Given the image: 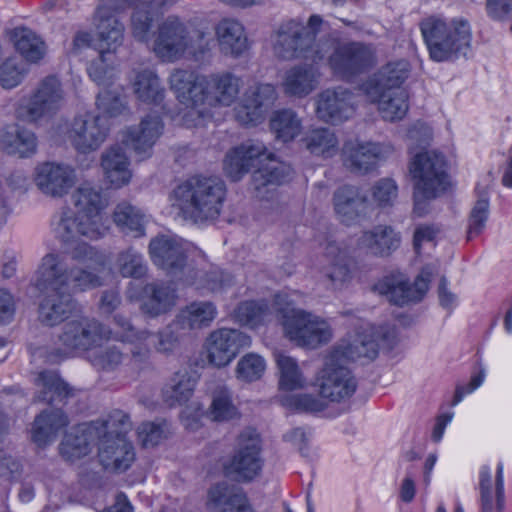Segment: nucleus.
Returning a JSON list of instances; mask_svg holds the SVG:
<instances>
[{
	"mask_svg": "<svg viewBox=\"0 0 512 512\" xmlns=\"http://www.w3.org/2000/svg\"><path fill=\"white\" fill-rule=\"evenodd\" d=\"M70 261L57 253H48L35 273L34 286L43 294L38 309L39 321L48 327L69 318L75 310L73 294L103 285L105 255L87 243L77 244Z\"/></svg>",
	"mask_w": 512,
	"mask_h": 512,
	"instance_id": "obj_1",
	"label": "nucleus"
},
{
	"mask_svg": "<svg viewBox=\"0 0 512 512\" xmlns=\"http://www.w3.org/2000/svg\"><path fill=\"white\" fill-rule=\"evenodd\" d=\"M378 355V345L371 333L363 328L339 341L327 355L317 379L319 394L331 402L350 398L356 391L357 382L346 367L350 361L360 358L373 360Z\"/></svg>",
	"mask_w": 512,
	"mask_h": 512,
	"instance_id": "obj_2",
	"label": "nucleus"
},
{
	"mask_svg": "<svg viewBox=\"0 0 512 512\" xmlns=\"http://www.w3.org/2000/svg\"><path fill=\"white\" fill-rule=\"evenodd\" d=\"M226 192V185L221 179L195 175L173 189V206L184 220L194 224L212 222L221 214Z\"/></svg>",
	"mask_w": 512,
	"mask_h": 512,
	"instance_id": "obj_3",
	"label": "nucleus"
},
{
	"mask_svg": "<svg viewBox=\"0 0 512 512\" xmlns=\"http://www.w3.org/2000/svg\"><path fill=\"white\" fill-rule=\"evenodd\" d=\"M419 27L429 55L434 61L466 58L471 52L472 32L465 19L447 21L438 16H429L421 20Z\"/></svg>",
	"mask_w": 512,
	"mask_h": 512,
	"instance_id": "obj_4",
	"label": "nucleus"
},
{
	"mask_svg": "<svg viewBox=\"0 0 512 512\" xmlns=\"http://www.w3.org/2000/svg\"><path fill=\"white\" fill-rule=\"evenodd\" d=\"M324 20L320 15H311L307 24L297 19L281 23L275 33L274 52L280 59H303L317 64L322 61L327 50L317 41Z\"/></svg>",
	"mask_w": 512,
	"mask_h": 512,
	"instance_id": "obj_5",
	"label": "nucleus"
},
{
	"mask_svg": "<svg viewBox=\"0 0 512 512\" xmlns=\"http://www.w3.org/2000/svg\"><path fill=\"white\" fill-rule=\"evenodd\" d=\"M213 40L202 30L189 33L176 16L167 17L158 27L153 51L164 62H175L187 57L203 60L211 50Z\"/></svg>",
	"mask_w": 512,
	"mask_h": 512,
	"instance_id": "obj_6",
	"label": "nucleus"
},
{
	"mask_svg": "<svg viewBox=\"0 0 512 512\" xmlns=\"http://www.w3.org/2000/svg\"><path fill=\"white\" fill-rule=\"evenodd\" d=\"M274 306L287 337L298 346L317 348L331 340L333 333L330 325L314 314L295 308L287 294H276Z\"/></svg>",
	"mask_w": 512,
	"mask_h": 512,
	"instance_id": "obj_7",
	"label": "nucleus"
},
{
	"mask_svg": "<svg viewBox=\"0 0 512 512\" xmlns=\"http://www.w3.org/2000/svg\"><path fill=\"white\" fill-rule=\"evenodd\" d=\"M109 330L98 320L89 317H77L66 321L57 336L59 351L72 356L91 351L109 337Z\"/></svg>",
	"mask_w": 512,
	"mask_h": 512,
	"instance_id": "obj_8",
	"label": "nucleus"
},
{
	"mask_svg": "<svg viewBox=\"0 0 512 512\" xmlns=\"http://www.w3.org/2000/svg\"><path fill=\"white\" fill-rule=\"evenodd\" d=\"M65 91L57 76L44 77L30 96L27 103H21L16 109L18 119L37 123L51 118L64 105Z\"/></svg>",
	"mask_w": 512,
	"mask_h": 512,
	"instance_id": "obj_9",
	"label": "nucleus"
},
{
	"mask_svg": "<svg viewBox=\"0 0 512 512\" xmlns=\"http://www.w3.org/2000/svg\"><path fill=\"white\" fill-rule=\"evenodd\" d=\"M409 169L414 180V189L418 190L420 195L436 198L445 191L448 175L443 154L436 151L417 153Z\"/></svg>",
	"mask_w": 512,
	"mask_h": 512,
	"instance_id": "obj_10",
	"label": "nucleus"
},
{
	"mask_svg": "<svg viewBox=\"0 0 512 512\" xmlns=\"http://www.w3.org/2000/svg\"><path fill=\"white\" fill-rule=\"evenodd\" d=\"M377 63L375 49L370 44L350 42L338 45L328 58L333 74L339 79L351 81L368 72Z\"/></svg>",
	"mask_w": 512,
	"mask_h": 512,
	"instance_id": "obj_11",
	"label": "nucleus"
},
{
	"mask_svg": "<svg viewBox=\"0 0 512 512\" xmlns=\"http://www.w3.org/2000/svg\"><path fill=\"white\" fill-rule=\"evenodd\" d=\"M434 272L435 269L432 265L425 266L413 284L409 282L404 274L392 273L376 283L374 289L379 294L384 295L390 303L402 307L423 299Z\"/></svg>",
	"mask_w": 512,
	"mask_h": 512,
	"instance_id": "obj_12",
	"label": "nucleus"
},
{
	"mask_svg": "<svg viewBox=\"0 0 512 512\" xmlns=\"http://www.w3.org/2000/svg\"><path fill=\"white\" fill-rule=\"evenodd\" d=\"M149 254L153 263L163 269L168 275L185 282L194 284L192 277H186L189 271L187 253L180 239L159 235L151 239Z\"/></svg>",
	"mask_w": 512,
	"mask_h": 512,
	"instance_id": "obj_13",
	"label": "nucleus"
},
{
	"mask_svg": "<svg viewBox=\"0 0 512 512\" xmlns=\"http://www.w3.org/2000/svg\"><path fill=\"white\" fill-rule=\"evenodd\" d=\"M109 129L100 115L85 113L72 120L66 136L71 146L81 154H89L100 148Z\"/></svg>",
	"mask_w": 512,
	"mask_h": 512,
	"instance_id": "obj_14",
	"label": "nucleus"
},
{
	"mask_svg": "<svg viewBox=\"0 0 512 512\" xmlns=\"http://www.w3.org/2000/svg\"><path fill=\"white\" fill-rule=\"evenodd\" d=\"M260 439L254 431H244L238 438V448L230 463L225 466L228 476L237 481H249L256 477L262 468Z\"/></svg>",
	"mask_w": 512,
	"mask_h": 512,
	"instance_id": "obj_15",
	"label": "nucleus"
},
{
	"mask_svg": "<svg viewBox=\"0 0 512 512\" xmlns=\"http://www.w3.org/2000/svg\"><path fill=\"white\" fill-rule=\"evenodd\" d=\"M274 85L255 83L244 92L241 104L235 109V119L240 125L255 126L260 123L267 111L277 100Z\"/></svg>",
	"mask_w": 512,
	"mask_h": 512,
	"instance_id": "obj_16",
	"label": "nucleus"
},
{
	"mask_svg": "<svg viewBox=\"0 0 512 512\" xmlns=\"http://www.w3.org/2000/svg\"><path fill=\"white\" fill-rule=\"evenodd\" d=\"M250 345V336L238 329H216L207 338L208 360L217 367L226 366Z\"/></svg>",
	"mask_w": 512,
	"mask_h": 512,
	"instance_id": "obj_17",
	"label": "nucleus"
},
{
	"mask_svg": "<svg viewBox=\"0 0 512 512\" xmlns=\"http://www.w3.org/2000/svg\"><path fill=\"white\" fill-rule=\"evenodd\" d=\"M201 107H229L239 97L242 79L231 72H217L203 78Z\"/></svg>",
	"mask_w": 512,
	"mask_h": 512,
	"instance_id": "obj_18",
	"label": "nucleus"
},
{
	"mask_svg": "<svg viewBox=\"0 0 512 512\" xmlns=\"http://www.w3.org/2000/svg\"><path fill=\"white\" fill-rule=\"evenodd\" d=\"M76 180V171L70 165L45 162L35 168L36 186L43 194L53 198L68 194Z\"/></svg>",
	"mask_w": 512,
	"mask_h": 512,
	"instance_id": "obj_19",
	"label": "nucleus"
},
{
	"mask_svg": "<svg viewBox=\"0 0 512 512\" xmlns=\"http://www.w3.org/2000/svg\"><path fill=\"white\" fill-rule=\"evenodd\" d=\"M353 93L343 87L326 89L316 98V115L319 120L338 124L354 113Z\"/></svg>",
	"mask_w": 512,
	"mask_h": 512,
	"instance_id": "obj_20",
	"label": "nucleus"
},
{
	"mask_svg": "<svg viewBox=\"0 0 512 512\" xmlns=\"http://www.w3.org/2000/svg\"><path fill=\"white\" fill-rule=\"evenodd\" d=\"M53 229L57 238L62 242H70L80 236L89 239H98L102 237L107 228L103 224L91 222L70 208H64L54 217L52 222Z\"/></svg>",
	"mask_w": 512,
	"mask_h": 512,
	"instance_id": "obj_21",
	"label": "nucleus"
},
{
	"mask_svg": "<svg viewBox=\"0 0 512 512\" xmlns=\"http://www.w3.org/2000/svg\"><path fill=\"white\" fill-rule=\"evenodd\" d=\"M389 151L388 146L379 143L346 142L342 149L343 164L352 173L367 174Z\"/></svg>",
	"mask_w": 512,
	"mask_h": 512,
	"instance_id": "obj_22",
	"label": "nucleus"
},
{
	"mask_svg": "<svg viewBox=\"0 0 512 512\" xmlns=\"http://www.w3.org/2000/svg\"><path fill=\"white\" fill-rule=\"evenodd\" d=\"M263 156H265V145L260 141L248 140L226 154L224 171L232 181H238L251 168L262 164Z\"/></svg>",
	"mask_w": 512,
	"mask_h": 512,
	"instance_id": "obj_23",
	"label": "nucleus"
},
{
	"mask_svg": "<svg viewBox=\"0 0 512 512\" xmlns=\"http://www.w3.org/2000/svg\"><path fill=\"white\" fill-rule=\"evenodd\" d=\"M164 124L158 115H147L141 122L128 128L123 142L131 148L139 160L151 156L152 147L163 132Z\"/></svg>",
	"mask_w": 512,
	"mask_h": 512,
	"instance_id": "obj_24",
	"label": "nucleus"
},
{
	"mask_svg": "<svg viewBox=\"0 0 512 512\" xmlns=\"http://www.w3.org/2000/svg\"><path fill=\"white\" fill-rule=\"evenodd\" d=\"M117 10L114 1L113 6L101 5L97 7L93 16L99 49L111 55L122 45L124 40V25L114 14V11Z\"/></svg>",
	"mask_w": 512,
	"mask_h": 512,
	"instance_id": "obj_25",
	"label": "nucleus"
},
{
	"mask_svg": "<svg viewBox=\"0 0 512 512\" xmlns=\"http://www.w3.org/2000/svg\"><path fill=\"white\" fill-rule=\"evenodd\" d=\"M409 72L410 66L407 61L390 62L363 84V90L367 97H379L381 92L406 90L402 85L408 78Z\"/></svg>",
	"mask_w": 512,
	"mask_h": 512,
	"instance_id": "obj_26",
	"label": "nucleus"
},
{
	"mask_svg": "<svg viewBox=\"0 0 512 512\" xmlns=\"http://www.w3.org/2000/svg\"><path fill=\"white\" fill-rule=\"evenodd\" d=\"M401 244V235L389 225H377L363 231L357 239V247L377 257H388Z\"/></svg>",
	"mask_w": 512,
	"mask_h": 512,
	"instance_id": "obj_27",
	"label": "nucleus"
},
{
	"mask_svg": "<svg viewBox=\"0 0 512 512\" xmlns=\"http://www.w3.org/2000/svg\"><path fill=\"white\" fill-rule=\"evenodd\" d=\"M333 205L339 220L351 225L366 214L368 199L358 187L344 185L334 192Z\"/></svg>",
	"mask_w": 512,
	"mask_h": 512,
	"instance_id": "obj_28",
	"label": "nucleus"
},
{
	"mask_svg": "<svg viewBox=\"0 0 512 512\" xmlns=\"http://www.w3.org/2000/svg\"><path fill=\"white\" fill-rule=\"evenodd\" d=\"M176 302L177 293L172 284L153 281L143 287L140 309L150 317H158L171 311Z\"/></svg>",
	"mask_w": 512,
	"mask_h": 512,
	"instance_id": "obj_29",
	"label": "nucleus"
},
{
	"mask_svg": "<svg viewBox=\"0 0 512 512\" xmlns=\"http://www.w3.org/2000/svg\"><path fill=\"white\" fill-rule=\"evenodd\" d=\"M220 51L224 55L238 57L249 48L243 24L234 18H223L214 27Z\"/></svg>",
	"mask_w": 512,
	"mask_h": 512,
	"instance_id": "obj_30",
	"label": "nucleus"
},
{
	"mask_svg": "<svg viewBox=\"0 0 512 512\" xmlns=\"http://www.w3.org/2000/svg\"><path fill=\"white\" fill-rule=\"evenodd\" d=\"M204 76L192 70L175 69L169 77L170 88L181 103L201 107Z\"/></svg>",
	"mask_w": 512,
	"mask_h": 512,
	"instance_id": "obj_31",
	"label": "nucleus"
},
{
	"mask_svg": "<svg viewBox=\"0 0 512 512\" xmlns=\"http://www.w3.org/2000/svg\"><path fill=\"white\" fill-rule=\"evenodd\" d=\"M99 458L105 469L124 472L135 459L134 448L125 437L100 439Z\"/></svg>",
	"mask_w": 512,
	"mask_h": 512,
	"instance_id": "obj_32",
	"label": "nucleus"
},
{
	"mask_svg": "<svg viewBox=\"0 0 512 512\" xmlns=\"http://www.w3.org/2000/svg\"><path fill=\"white\" fill-rule=\"evenodd\" d=\"M481 512H502L504 509L503 465L499 463L495 480L488 467H483L479 475Z\"/></svg>",
	"mask_w": 512,
	"mask_h": 512,
	"instance_id": "obj_33",
	"label": "nucleus"
},
{
	"mask_svg": "<svg viewBox=\"0 0 512 512\" xmlns=\"http://www.w3.org/2000/svg\"><path fill=\"white\" fill-rule=\"evenodd\" d=\"M208 505L211 512H254L246 495L225 482L209 489Z\"/></svg>",
	"mask_w": 512,
	"mask_h": 512,
	"instance_id": "obj_34",
	"label": "nucleus"
},
{
	"mask_svg": "<svg viewBox=\"0 0 512 512\" xmlns=\"http://www.w3.org/2000/svg\"><path fill=\"white\" fill-rule=\"evenodd\" d=\"M217 316V308L210 301H195L181 309L173 320V327L189 334L193 330L209 327Z\"/></svg>",
	"mask_w": 512,
	"mask_h": 512,
	"instance_id": "obj_35",
	"label": "nucleus"
},
{
	"mask_svg": "<svg viewBox=\"0 0 512 512\" xmlns=\"http://www.w3.org/2000/svg\"><path fill=\"white\" fill-rule=\"evenodd\" d=\"M319 73L313 65H294L285 72L283 92L292 97L304 98L318 86Z\"/></svg>",
	"mask_w": 512,
	"mask_h": 512,
	"instance_id": "obj_36",
	"label": "nucleus"
},
{
	"mask_svg": "<svg viewBox=\"0 0 512 512\" xmlns=\"http://www.w3.org/2000/svg\"><path fill=\"white\" fill-rule=\"evenodd\" d=\"M130 162L125 150L114 145L107 148L101 155V167L105 179L115 188L128 184L132 177Z\"/></svg>",
	"mask_w": 512,
	"mask_h": 512,
	"instance_id": "obj_37",
	"label": "nucleus"
},
{
	"mask_svg": "<svg viewBox=\"0 0 512 512\" xmlns=\"http://www.w3.org/2000/svg\"><path fill=\"white\" fill-rule=\"evenodd\" d=\"M71 202L77 214L82 215L84 219L103 224L100 212L105 208L106 202L100 189L89 183H83L72 193Z\"/></svg>",
	"mask_w": 512,
	"mask_h": 512,
	"instance_id": "obj_38",
	"label": "nucleus"
},
{
	"mask_svg": "<svg viewBox=\"0 0 512 512\" xmlns=\"http://www.w3.org/2000/svg\"><path fill=\"white\" fill-rule=\"evenodd\" d=\"M292 174L290 165L274 158L265 148L263 162L252 174V185L255 190L260 191L268 185H280L287 181Z\"/></svg>",
	"mask_w": 512,
	"mask_h": 512,
	"instance_id": "obj_39",
	"label": "nucleus"
},
{
	"mask_svg": "<svg viewBox=\"0 0 512 512\" xmlns=\"http://www.w3.org/2000/svg\"><path fill=\"white\" fill-rule=\"evenodd\" d=\"M132 88L136 98L146 104L160 105L165 97V88L160 78L149 68L136 72Z\"/></svg>",
	"mask_w": 512,
	"mask_h": 512,
	"instance_id": "obj_40",
	"label": "nucleus"
},
{
	"mask_svg": "<svg viewBox=\"0 0 512 512\" xmlns=\"http://www.w3.org/2000/svg\"><path fill=\"white\" fill-rule=\"evenodd\" d=\"M195 379L187 371L175 372L162 389V398L169 407L187 403L193 395Z\"/></svg>",
	"mask_w": 512,
	"mask_h": 512,
	"instance_id": "obj_41",
	"label": "nucleus"
},
{
	"mask_svg": "<svg viewBox=\"0 0 512 512\" xmlns=\"http://www.w3.org/2000/svg\"><path fill=\"white\" fill-rule=\"evenodd\" d=\"M0 145L8 154L29 157L36 152L37 138L30 130L8 126L0 135Z\"/></svg>",
	"mask_w": 512,
	"mask_h": 512,
	"instance_id": "obj_42",
	"label": "nucleus"
},
{
	"mask_svg": "<svg viewBox=\"0 0 512 512\" xmlns=\"http://www.w3.org/2000/svg\"><path fill=\"white\" fill-rule=\"evenodd\" d=\"M68 425L67 416L60 409L44 411L38 415L33 424L32 440L38 446H45L53 441L57 432Z\"/></svg>",
	"mask_w": 512,
	"mask_h": 512,
	"instance_id": "obj_43",
	"label": "nucleus"
},
{
	"mask_svg": "<svg viewBox=\"0 0 512 512\" xmlns=\"http://www.w3.org/2000/svg\"><path fill=\"white\" fill-rule=\"evenodd\" d=\"M113 220L122 233L133 238L145 235L146 215L128 202L119 203L113 212Z\"/></svg>",
	"mask_w": 512,
	"mask_h": 512,
	"instance_id": "obj_44",
	"label": "nucleus"
},
{
	"mask_svg": "<svg viewBox=\"0 0 512 512\" xmlns=\"http://www.w3.org/2000/svg\"><path fill=\"white\" fill-rule=\"evenodd\" d=\"M39 388L37 399L48 404L63 402L72 395V389L55 371H42L36 378Z\"/></svg>",
	"mask_w": 512,
	"mask_h": 512,
	"instance_id": "obj_45",
	"label": "nucleus"
},
{
	"mask_svg": "<svg viewBox=\"0 0 512 512\" xmlns=\"http://www.w3.org/2000/svg\"><path fill=\"white\" fill-rule=\"evenodd\" d=\"M133 7L135 11L131 16L132 34L138 41L144 42L149 38L153 17L147 8H150L146 0H115V9L124 10Z\"/></svg>",
	"mask_w": 512,
	"mask_h": 512,
	"instance_id": "obj_46",
	"label": "nucleus"
},
{
	"mask_svg": "<svg viewBox=\"0 0 512 512\" xmlns=\"http://www.w3.org/2000/svg\"><path fill=\"white\" fill-rule=\"evenodd\" d=\"M326 264L323 266V275L335 286H341L350 278V269L347 262V253L339 246L330 242L325 249Z\"/></svg>",
	"mask_w": 512,
	"mask_h": 512,
	"instance_id": "obj_47",
	"label": "nucleus"
},
{
	"mask_svg": "<svg viewBox=\"0 0 512 512\" xmlns=\"http://www.w3.org/2000/svg\"><path fill=\"white\" fill-rule=\"evenodd\" d=\"M270 129L282 142L294 140L302 131V120L292 109L274 111L270 117Z\"/></svg>",
	"mask_w": 512,
	"mask_h": 512,
	"instance_id": "obj_48",
	"label": "nucleus"
},
{
	"mask_svg": "<svg viewBox=\"0 0 512 512\" xmlns=\"http://www.w3.org/2000/svg\"><path fill=\"white\" fill-rule=\"evenodd\" d=\"M301 142L315 156L330 158L338 152V138L329 128L312 129L305 134Z\"/></svg>",
	"mask_w": 512,
	"mask_h": 512,
	"instance_id": "obj_49",
	"label": "nucleus"
},
{
	"mask_svg": "<svg viewBox=\"0 0 512 512\" xmlns=\"http://www.w3.org/2000/svg\"><path fill=\"white\" fill-rule=\"evenodd\" d=\"M379 97H368L371 102L378 103L383 119L388 121L401 120L408 111V93L406 90L381 92Z\"/></svg>",
	"mask_w": 512,
	"mask_h": 512,
	"instance_id": "obj_50",
	"label": "nucleus"
},
{
	"mask_svg": "<svg viewBox=\"0 0 512 512\" xmlns=\"http://www.w3.org/2000/svg\"><path fill=\"white\" fill-rule=\"evenodd\" d=\"M11 39L16 50L25 60L36 63L41 60L46 52V45L33 31L27 28H15Z\"/></svg>",
	"mask_w": 512,
	"mask_h": 512,
	"instance_id": "obj_51",
	"label": "nucleus"
},
{
	"mask_svg": "<svg viewBox=\"0 0 512 512\" xmlns=\"http://www.w3.org/2000/svg\"><path fill=\"white\" fill-rule=\"evenodd\" d=\"M98 427L90 425L83 429H78L75 433L65 436L60 445V451L68 459H79L90 452V445L93 434L98 436Z\"/></svg>",
	"mask_w": 512,
	"mask_h": 512,
	"instance_id": "obj_52",
	"label": "nucleus"
},
{
	"mask_svg": "<svg viewBox=\"0 0 512 512\" xmlns=\"http://www.w3.org/2000/svg\"><path fill=\"white\" fill-rule=\"evenodd\" d=\"M276 363L279 370V388L285 391L302 389L305 378L299 369L295 359L284 354L276 355Z\"/></svg>",
	"mask_w": 512,
	"mask_h": 512,
	"instance_id": "obj_53",
	"label": "nucleus"
},
{
	"mask_svg": "<svg viewBox=\"0 0 512 512\" xmlns=\"http://www.w3.org/2000/svg\"><path fill=\"white\" fill-rule=\"evenodd\" d=\"M116 266L123 277L141 279L148 272L147 264L142 254L132 247L121 251L116 260Z\"/></svg>",
	"mask_w": 512,
	"mask_h": 512,
	"instance_id": "obj_54",
	"label": "nucleus"
},
{
	"mask_svg": "<svg viewBox=\"0 0 512 512\" xmlns=\"http://www.w3.org/2000/svg\"><path fill=\"white\" fill-rule=\"evenodd\" d=\"M93 425L99 428V439L125 437V434L132 428L129 415L122 410H113L107 419Z\"/></svg>",
	"mask_w": 512,
	"mask_h": 512,
	"instance_id": "obj_55",
	"label": "nucleus"
},
{
	"mask_svg": "<svg viewBox=\"0 0 512 512\" xmlns=\"http://www.w3.org/2000/svg\"><path fill=\"white\" fill-rule=\"evenodd\" d=\"M90 363L99 371H115L124 360V353L116 345H107L93 349L88 357Z\"/></svg>",
	"mask_w": 512,
	"mask_h": 512,
	"instance_id": "obj_56",
	"label": "nucleus"
},
{
	"mask_svg": "<svg viewBox=\"0 0 512 512\" xmlns=\"http://www.w3.org/2000/svg\"><path fill=\"white\" fill-rule=\"evenodd\" d=\"M210 415L214 421H229L237 417L238 411L231 400V393L226 387H218L210 407Z\"/></svg>",
	"mask_w": 512,
	"mask_h": 512,
	"instance_id": "obj_57",
	"label": "nucleus"
},
{
	"mask_svg": "<svg viewBox=\"0 0 512 512\" xmlns=\"http://www.w3.org/2000/svg\"><path fill=\"white\" fill-rule=\"evenodd\" d=\"M268 316V306L264 302L245 301L234 312L235 319L242 325L256 327Z\"/></svg>",
	"mask_w": 512,
	"mask_h": 512,
	"instance_id": "obj_58",
	"label": "nucleus"
},
{
	"mask_svg": "<svg viewBox=\"0 0 512 512\" xmlns=\"http://www.w3.org/2000/svg\"><path fill=\"white\" fill-rule=\"evenodd\" d=\"M264 370V359L258 354L248 353L238 361L235 374L238 380L253 382L261 378Z\"/></svg>",
	"mask_w": 512,
	"mask_h": 512,
	"instance_id": "obj_59",
	"label": "nucleus"
},
{
	"mask_svg": "<svg viewBox=\"0 0 512 512\" xmlns=\"http://www.w3.org/2000/svg\"><path fill=\"white\" fill-rule=\"evenodd\" d=\"M27 70L14 58H7L0 64V85L4 89L18 86L25 78Z\"/></svg>",
	"mask_w": 512,
	"mask_h": 512,
	"instance_id": "obj_60",
	"label": "nucleus"
},
{
	"mask_svg": "<svg viewBox=\"0 0 512 512\" xmlns=\"http://www.w3.org/2000/svg\"><path fill=\"white\" fill-rule=\"evenodd\" d=\"M96 106L99 112L109 117H116L126 109L124 99L113 90L104 89L97 95Z\"/></svg>",
	"mask_w": 512,
	"mask_h": 512,
	"instance_id": "obj_61",
	"label": "nucleus"
},
{
	"mask_svg": "<svg viewBox=\"0 0 512 512\" xmlns=\"http://www.w3.org/2000/svg\"><path fill=\"white\" fill-rule=\"evenodd\" d=\"M489 214V201L485 197L479 198L473 206L467 229V240H472L483 231Z\"/></svg>",
	"mask_w": 512,
	"mask_h": 512,
	"instance_id": "obj_62",
	"label": "nucleus"
},
{
	"mask_svg": "<svg viewBox=\"0 0 512 512\" xmlns=\"http://www.w3.org/2000/svg\"><path fill=\"white\" fill-rule=\"evenodd\" d=\"M112 55L100 51L96 59L92 60L87 68L90 78L98 85H107L112 78L113 70L109 65Z\"/></svg>",
	"mask_w": 512,
	"mask_h": 512,
	"instance_id": "obj_63",
	"label": "nucleus"
},
{
	"mask_svg": "<svg viewBox=\"0 0 512 512\" xmlns=\"http://www.w3.org/2000/svg\"><path fill=\"white\" fill-rule=\"evenodd\" d=\"M186 277H192L195 281L193 285H196L198 288H206L210 291L222 288L226 281L224 273L218 269H213L209 272L189 269Z\"/></svg>",
	"mask_w": 512,
	"mask_h": 512,
	"instance_id": "obj_64",
	"label": "nucleus"
}]
</instances>
